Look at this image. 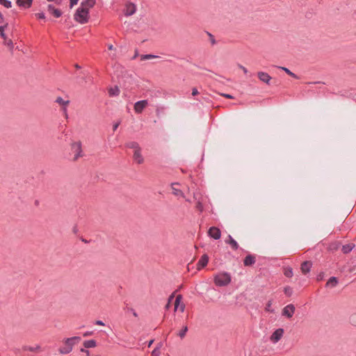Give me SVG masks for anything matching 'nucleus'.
I'll use <instances>...</instances> for the list:
<instances>
[{
    "label": "nucleus",
    "mask_w": 356,
    "mask_h": 356,
    "mask_svg": "<svg viewBox=\"0 0 356 356\" xmlns=\"http://www.w3.org/2000/svg\"><path fill=\"white\" fill-rule=\"evenodd\" d=\"M323 278V273H321L319 275H317V280L320 281L322 280Z\"/></svg>",
    "instance_id": "3c124183"
},
{
    "label": "nucleus",
    "mask_w": 356,
    "mask_h": 356,
    "mask_svg": "<svg viewBox=\"0 0 356 356\" xmlns=\"http://www.w3.org/2000/svg\"><path fill=\"white\" fill-rule=\"evenodd\" d=\"M47 1H54V2H55L56 3H57L58 5L60 4L61 2H62V0H47Z\"/></svg>",
    "instance_id": "6e6d98bb"
},
{
    "label": "nucleus",
    "mask_w": 356,
    "mask_h": 356,
    "mask_svg": "<svg viewBox=\"0 0 356 356\" xmlns=\"http://www.w3.org/2000/svg\"><path fill=\"white\" fill-rule=\"evenodd\" d=\"M79 0H70V8H72L74 6L77 4Z\"/></svg>",
    "instance_id": "79ce46f5"
},
{
    "label": "nucleus",
    "mask_w": 356,
    "mask_h": 356,
    "mask_svg": "<svg viewBox=\"0 0 356 356\" xmlns=\"http://www.w3.org/2000/svg\"><path fill=\"white\" fill-rule=\"evenodd\" d=\"M72 150L74 152V161L77 160L79 157L83 156L81 143L80 141L75 142L72 144Z\"/></svg>",
    "instance_id": "20e7f679"
},
{
    "label": "nucleus",
    "mask_w": 356,
    "mask_h": 356,
    "mask_svg": "<svg viewBox=\"0 0 356 356\" xmlns=\"http://www.w3.org/2000/svg\"><path fill=\"white\" fill-rule=\"evenodd\" d=\"M80 341V337H72L65 339L63 341L65 346L60 348L58 349V352L63 355L70 353L72 350L74 346L79 343Z\"/></svg>",
    "instance_id": "f257e3e1"
},
{
    "label": "nucleus",
    "mask_w": 356,
    "mask_h": 356,
    "mask_svg": "<svg viewBox=\"0 0 356 356\" xmlns=\"http://www.w3.org/2000/svg\"><path fill=\"white\" fill-rule=\"evenodd\" d=\"M355 245L353 243L346 244L342 246L341 250L344 254H348L352 251Z\"/></svg>",
    "instance_id": "412c9836"
},
{
    "label": "nucleus",
    "mask_w": 356,
    "mask_h": 356,
    "mask_svg": "<svg viewBox=\"0 0 356 356\" xmlns=\"http://www.w3.org/2000/svg\"><path fill=\"white\" fill-rule=\"evenodd\" d=\"M47 10L56 18L60 17L63 14L60 10L56 8L52 4L48 5Z\"/></svg>",
    "instance_id": "4468645a"
},
{
    "label": "nucleus",
    "mask_w": 356,
    "mask_h": 356,
    "mask_svg": "<svg viewBox=\"0 0 356 356\" xmlns=\"http://www.w3.org/2000/svg\"><path fill=\"white\" fill-rule=\"evenodd\" d=\"M238 67H239L240 69H241V70L243 71V72H244L245 74H247V73H248V70H247L244 66H243V65H238Z\"/></svg>",
    "instance_id": "49530a36"
},
{
    "label": "nucleus",
    "mask_w": 356,
    "mask_h": 356,
    "mask_svg": "<svg viewBox=\"0 0 356 356\" xmlns=\"http://www.w3.org/2000/svg\"><path fill=\"white\" fill-rule=\"evenodd\" d=\"M158 56L154 54H143L140 56L141 60H145L151 58H158Z\"/></svg>",
    "instance_id": "cd10ccee"
},
{
    "label": "nucleus",
    "mask_w": 356,
    "mask_h": 356,
    "mask_svg": "<svg viewBox=\"0 0 356 356\" xmlns=\"http://www.w3.org/2000/svg\"><path fill=\"white\" fill-rule=\"evenodd\" d=\"M125 145L128 148L134 149L135 151H137V149H141V148L139 146V144L135 141L129 142V143H126Z\"/></svg>",
    "instance_id": "b1692460"
},
{
    "label": "nucleus",
    "mask_w": 356,
    "mask_h": 356,
    "mask_svg": "<svg viewBox=\"0 0 356 356\" xmlns=\"http://www.w3.org/2000/svg\"><path fill=\"white\" fill-rule=\"evenodd\" d=\"M81 350V352H82V353H86L88 355H89V353H90V352H89V350H86V348H81V350Z\"/></svg>",
    "instance_id": "5fc2aeb1"
},
{
    "label": "nucleus",
    "mask_w": 356,
    "mask_h": 356,
    "mask_svg": "<svg viewBox=\"0 0 356 356\" xmlns=\"http://www.w3.org/2000/svg\"><path fill=\"white\" fill-rule=\"evenodd\" d=\"M272 304H273V300H270L268 301L266 305V307H265V310L266 312H268L270 313H274V309H272Z\"/></svg>",
    "instance_id": "c85d7f7f"
},
{
    "label": "nucleus",
    "mask_w": 356,
    "mask_h": 356,
    "mask_svg": "<svg viewBox=\"0 0 356 356\" xmlns=\"http://www.w3.org/2000/svg\"><path fill=\"white\" fill-rule=\"evenodd\" d=\"M95 324L98 325H104V323L102 321L98 320L95 321Z\"/></svg>",
    "instance_id": "864d4df0"
},
{
    "label": "nucleus",
    "mask_w": 356,
    "mask_h": 356,
    "mask_svg": "<svg viewBox=\"0 0 356 356\" xmlns=\"http://www.w3.org/2000/svg\"><path fill=\"white\" fill-rule=\"evenodd\" d=\"M74 19L81 24H86L89 19V11L83 8L79 7L74 13Z\"/></svg>",
    "instance_id": "7ed1b4c3"
},
{
    "label": "nucleus",
    "mask_w": 356,
    "mask_h": 356,
    "mask_svg": "<svg viewBox=\"0 0 356 356\" xmlns=\"http://www.w3.org/2000/svg\"><path fill=\"white\" fill-rule=\"evenodd\" d=\"M121 123V121L120 120H118L115 122L113 123V130L115 131V130H117V129L118 128L119 125Z\"/></svg>",
    "instance_id": "ea45409f"
},
{
    "label": "nucleus",
    "mask_w": 356,
    "mask_h": 356,
    "mask_svg": "<svg viewBox=\"0 0 356 356\" xmlns=\"http://www.w3.org/2000/svg\"><path fill=\"white\" fill-rule=\"evenodd\" d=\"M196 209L197 210H199L200 212L203 211L204 207H203V204H202V202L200 201H198L197 202V204H196Z\"/></svg>",
    "instance_id": "4c0bfd02"
},
{
    "label": "nucleus",
    "mask_w": 356,
    "mask_h": 356,
    "mask_svg": "<svg viewBox=\"0 0 356 356\" xmlns=\"http://www.w3.org/2000/svg\"><path fill=\"white\" fill-rule=\"evenodd\" d=\"M256 262V257L253 254H248L247 255L244 260H243V264L245 266H250L254 264Z\"/></svg>",
    "instance_id": "dca6fc26"
},
{
    "label": "nucleus",
    "mask_w": 356,
    "mask_h": 356,
    "mask_svg": "<svg viewBox=\"0 0 356 356\" xmlns=\"http://www.w3.org/2000/svg\"><path fill=\"white\" fill-rule=\"evenodd\" d=\"M351 323L356 324V316H352L350 318Z\"/></svg>",
    "instance_id": "8fccbe9b"
},
{
    "label": "nucleus",
    "mask_w": 356,
    "mask_h": 356,
    "mask_svg": "<svg viewBox=\"0 0 356 356\" xmlns=\"http://www.w3.org/2000/svg\"><path fill=\"white\" fill-rule=\"evenodd\" d=\"M280 69H281L282 70L284 71L287 74H289V76L295 78V79H298V76L294 74L293 72H292L289 69H288L287 67H278Z\"/></svg>",
    "instance_id": "393cba45"
},
{
    "label": "nucleus",
    "mask_w": 356,
    "mask_h": 356,
    "mask_svg": "<svg viewBox=\"0 0 356 356\" xmlns=\"http://www.w3.org/2000/svg\"><path fill=\"white\" fill-rule=\"evenodd\" d=\"M179 308L181 312H184L185 309V305L184 303H181V305H179Z\"/></svg>",
    "instance_id": "09e8293b"
},
{
    "label": "nucleus",
    "mask_w": 356,
    "mask_h": 356,
    "mask_svg": "<svg viewBox=\"0 0 356 356\" xmlns=\"http://www.w3.org/2000/svg\"><path fill=\"white\" fill-rule=\"evenodd\" d=\"M284 292L286 296L290 297L293 294V289L291 286H287L284 287Z\"/></svg>",
    "instance_id": "7c9ffc66"
},
{
    "label": "nucleus",
    "mask_w": 356,
    "mask_h": 356,
    "mask_svg": "<svg viewBox=\"0 0 356 356\" xmlns=\"http://www.w3.org/2000/svg\"><path fill=\"white\" fill-rule=\"evenodd\" d=\"M296 307L293 304L285 306L282 312V315L288 318H291L295 313Z\"/></svg>",
    "instance_id": "39448f33"
},
{
    "label": "nucleus",
    "mask_w": 356,
    "mask_h": 356,
    "mask_svg": "<svg viewBox=\"0 0 356 356\" xmlns=\"http://www.w3.org/2000/svg\"><path fill=\"white\" fill-rule=\"evenodd\" d=\"M153 342H154V339L150 340L147 344L148 347H150L152 345Z\"/></svg>",
    "instance_id": "bf43d9fd"
},
{
    "label": "nucleus",
    "mask_w": 356,
    "mask_h": 356,
    "mask_svg": "<svg viewBox=\"0 0 356 356\" xmlns=\"http://www.w3.org/2000/svg\"><path fill=\"white\" fill-rule=\"evenodd\" d=\"M8 26V24H5L4 25L0 26V34L1 33H4L5 29Z\"/></svg>",
    "instance_id": "37998d69"
},
{
    "label": "nucleus",
    "mask_w": 356,
    "mask_h": 356,
    "mask_svg": "<svg viewBox=\"0 0 356 356\" xmlns=\"http://www.w3.org/2000/svg\"><path fill=\"white\" fill-rule=\"evenodd\" d=\"M257 76L261 81L270 85V82L272 78L268 73L264 72H259L257 73Z\"/></svg>",
    "instance_id": "9d476101"
},
{
    "label": "nucleus",
    "mask_w": 356,
    "mask_h": 356,
    "mask_svg": "<svg viewBox=\"0 0 356 356\" xmlns=\"http://www.w3.org/2000/svg\"><path fill=\"white\" fill-rule=\"evenodd\" d=\"M231 275L227 272L220 273L214 277V283L218 286H227L231 282Z\"/></svg>",
    "instance_id": "f03ea898"
},
{
    "label": "nucleus",
    "mask_w": 356,
    "mask_h": 356,
    "mask_svg": "<svg viewBox=\"0 0 356 356\" xmlns=\"http://www.w3.org/2000/svg\"><path fill=\"white\" fill-rule=\"evenodd\" d=\"M35 203L36 205H38L39 202H38V200H36Z\"/></svg>",
    "instance_id": "338daca9"
},
{
    "label": "nucleus",
    "mask_w": 356,
    "mask_h": 356,
    "mask_svg": "<svg viewBox=\"0 0 356 356\" xmlns=\"http://www.w3.org/2000/svg\"><path fill=\"white\" fill-rule=\"evenodd\" d=\"M284 275L287 277H291L293 275V269L291 267L284 268Z\"/></svg>",
    "instance_id": "a878e982"
},
{
    "label": "nucleus",
    "mask_w": 356,
    "mask_h": 356,
    "mask_svg": "<svg viewBox=\"0 0 356 356\" xmlns=\"http://www.w3.org/2000/svg\"><path fill=\"white\" fill-rule=\"evenodd\" d=\"M338 284V279L336 277H331L326 283L327 287L333 288Z\"/></svg>",
    "instance_id": "aec40b11"
},
{
    "label": "nucleus",
    "mask_w": 356,
    "mask_h": 356,
    "mask_svg": "<svg viewBox=\"0 0 356 356\" xmlns=\"http://www.w3.org/2000/svg\"><path fill=\"white\" fill-rule=\"evenodd\" d=\"M4 22V17L1 12H0V24H3Z\"/></svg>",
    "instance_id": "603ef678"
},
{
    "label": "nucleus",
    "mask_w": 356,
    "mask_h": 356,
    "mask_svg": "<svg viewBox=\"0 0 356 356\" xmlns=\"http://www.w3.org/2000/svg\"><path fill=\"white\" fill-rule=\"evenodd\" d=\"M175 184H172V193L175 195H181V196H184V193L183 192L179 190V189H177L173 187V186L175 185Z\"/></svg>",
    "instance_id": "473e14b6"
},
{
    "label": "nucleus",
    "mask_w": 356,
    "mask_h": 356,
    "mask_svg": "<svg viewBox=\"0 0 356 356\" xmlns=\"http://www.w3.org/2000/svg\"><path fill=\"white\" fill-rule=\"evenodd\" d=\"M188 331V327L187 326H185L179 332L178 335L181 337V338H183L185 337L186 332Z\"/></svg>",
    "instance_id": "72a5a7b5"
},
{
    "label": "nucleus",
    "mask_w": 356,
    "mask_h": 356,
    "mask_svg": "<svg viewBox=\"0 0 356 356\" xmlns=\"http://www.w3.org/2000/svg\"><path fill=\"white\" fill-rule=\"evenodd\" d=\"M198 94V90L196 88L192 89V95L195 96Z\"/></svg>",
    "instance_id": "de8ad7c7"
},
{
    "label": "nucleus",
    "mask_w": 356,
    "mask_h": 356,
    "mask_svg": "<svg viewBox=\"0 0 356 356\" xmlns=\"http://www.w3.org/2000/svg\"><path fill=\"white\" fill-rule=\"evenodd\" d=\"M312 267V261H305L301 264L300 270L303 274L306 275L310 272Z\"/></svg>",
    "instance_id": "ddd939ff"
},
{
    "label": "nucleus",
    "mask_w": 356,
    "mask_h": 356,
    "mask_svg": "<svg viewBox=\"0 0 356 356\" xmlns=\"http://www.w3.org/2000/svg\"><path fill=\"white\" fill-rule=\"evenodd\" d=\"M318 82H310L309 83V84H316V83H318Z\"/></svg>",
    "instance_id": "69168bd1"
},
{
    "label": "nucleus",
    "mask_w": 356,
    "mask_h": 356,
    "mask_svg": "<svg viewBox=\"0 0 356 356\" xmlns=\"http://www.w3.org/2000/svg\"><path fill=\"white\" fill-rule=\"evenodd\" d=\"M182 298V296L181 295H178L177 297H176V299H175V310L176 311L178 308H179V303H180V301Z\"/></svg>",
    "instance_id": "2f4dec72"
},
{
    "label": "nucleus",
    "mask_w": 356,
    "mask_h": 356,
    "mask_svg": "<svg viewBox=\"0 0 356 356\" xmlns=\"http://www.w3.org/2000/svg\"><path fill=\"white\" fill-rule=\"evenodd\" d=\"M92 334H93L92 331H86V332L83 333V336L86 337L90 336Z\"/></svg>",
    "instance_id": "c03bdc74"
},
{
    "label": "nucleus",
    "mask_w": 356,
    "mask_h": 356,
    "mask_svg": "<svg viewBox=\"0 0 356 356\" xmlns=\"http://www.w3.org/2000/svg\"><path fill=\"white\" fill-rule=\"evenodd\" d=\"M138 56V53L136 52V54H134V56H133L132 59H135L136 57Z\"/></svg>",
    "instance_id": "0e129e2a"
},
{
    "label": "nucleus",
    "mask_w": 356,
    "mask_h": 356,
    "mask_svg": "<svg viewBox=\"0 0 356 356\" xmlns=\"http://www.w3.org/2000/svg\"><path fill=\"white\" fill-rule=\"evenodd\" d=\"M222 96L227 98V99H234V97L229 94H225V93H222L221 94Z\"/></svg>",
    "instance_id": "a18cd8bd"
},
{
    "label": "nucleus",
    "mask_w": 356,
    "mask_h": 356,
    "mask_svg": "<svg viewBox=\"0 0 356 356\" xmlns=\"http://www.w3.org/2000/svg\"><path fill=\"white\" fill-rule=\"evenodd\" d=\"M227 244L230 245L231 248L234 250H236L239 248V245L236 240H234L231 235H228L227 239L225 240Z\"/></svg>",
    "instance_id": "f3484780"
},
{
    "label": "nucleus",
    "mask_w": 356,
    "mask_h": 356,
    "mask_svg": "<svg viewBox=\"0 0 356 356\" xmlns=\"http://www.w3.org/2000/svg\"><path fill=\"white\" fill-rule=\"evenodd\" d=\"M5 44L7 45L10 49L13 48V42L11 40H6Z\"/></svg>",
    "instance_id": "58836bf2"
},
{
    "label": "nucleus",
    "mask_w": 356,
    "mask_h": 356,
    "mask_svg": "<svg viewBox=\"0 0 356 356\" xmlns=\"http://www.w3.org/2000/svg\"><path fill=\"white\" fill-rule=\"evenodd\" d=\"M55 102L59 104L60 105H61L63 106V108H62L63 111L65 113V116L67 117V106L70 104V101L64 100L61 97H58L56 99Z\"/></svg>",
    "instance_id": "f8f14e48"
},
{
    "label": "nucleus",
    "mask_w": 356,
    "mask_h": 356,
    "mask_svg": "<svg viewBox=\"0 0 356 356\" xmlns=\"http://www.w3.org/2000/svg\"><path fill=\"white\" fill-rule=\"evenodd\" d=\"M130 309V311L132 312V314H133V315H134V316H136V317H137V316H138V314H137L136 312L134 309L131 308V309Z\"/></svg>",
    "instance_id": "4d7b16f0"
},
{
    "label": "nucleus",
    "mask_w": 356,
    "mask_h": 356,
    "mask_svg": "<svg viewBox=\"0 0 356 356\" xmlns=\"http://www.w3.org/2000/svg\"><path fill=\"white\" fill-rule=\"evenodd\" d=\"M108 48L109 50H113V44H109L108 46Z\"/></svg>",
    "instance_id": "052dcab7"
},
{
    "label": "nucleus",
    "mask_w": 356,
    "mask_h": 356,
    "mask_svg": "<svg viewBox=\"0 0 356 356\" xmlns=\"http://www.w3.org/2000/svg\"><path fill=\"white\" fill-rule=\"evenodd\" d=\"M162 345H163V344H162V343L161 342V343H159L156 345V347H159V350H160V349H161V348L162 347Z\"/></svg>",
    "instance_id": "680f3d73"
},
{
    "label": "nucleus",
    "mask_w": 356,
    "mask_h": 356,
    "mask_svg": "<svg viewBox=\"0 0 356 356\" xmlns=\"http://www.w3.org/2000/svg\"><path fill=\"white\" fill-rule=\"evenodd\" d=\"M0 35H1V38H3L5 40H7V37H6V35L5 34V33H1Z\"/></svg>",
    "instance_id": "13d9d810"
},
{
    "label": "nucleus",
    "mask_w": 356,
    "mask_h": 356,
    "mask_svg": "<svg viewBox=\"0 0 356 356\" xmlns=\"http://www.w3.org/2000/svg\"><path fill=\"white\" fill-rule=\"evenodd\" d=\"M35 15L38 18L44 19H45V15L43 12L36 13Z\"/></svg>",
    "instance_id": "a19ab883"
},
{
    "label": "nucleus",
    "mask_w": 356,
    "mask_h": 356,
    "mask_svg": "<svg viewBox=\"0 0 356 356\" xmlns=\"http://www.w3.org/2000/svg\"><path fill=\"white\" fill-rule=\"evenodd\" d=\"M0 4L6 8H10L12 7V3L9 0H0Z\"/></svg>",
    "instance_id": "c756f323"
},
{
    "label": "nucleus",
    "mask_w": 356,
    "mask_h": 356,
    "mask_svg": "<svg viewBox=\"0 0 356 356\" xmlns=\"http://www.w3.org/2000/svg\"><path fill=\"white\" fill-rule=\"evenodd\" d=\"M133 158L136 162L138 164H141L144 161V159L141 154V149H137V151H134Z\"/></svg>",
    "instance_id": "6ab92c4d"
},
{
    "label": "nucleus",
    "mask_w": 356,
    "mask_h": 356,
    "mask_svg": "<svg viewBox=\"0 0 356 356\" xmlns=\"http://www.w3.org/2000/svg\"><path fill=\"white\" fill-rule=\"evenodd\" d=\"M147 105L148 101L146 99L138 101L134 104V111L136 113H141Z\"/></svg>",
    "instance_id": "0eeeda50"
},
{
    "label": "nucleus",
    "mask_w": 356,
    "mask_h": 356,
    "mask_svg": "<svg viewBox=\"0 0 356 356\" xmlns=\"http://www.w3.org/2000/svg\"><path fill=\"white\" fill-rule=\"evenodd\" d=\"M152 356H160V350L159 347H155V348L152 352Z\"/></svg>",
    "instance_id": "e433bc0d"
},
{
    "label": "nucleus",
    "mask_w": 356,
    "mask_h": 356,
    "mask_svg": "<svg viewBox=\"0 0 356 356\" xmlns=\"http://www.w3.org/2000/svg\"><path fill=\"white\" fill-rule=\"evenodd\" d=\"M120 94V89L118 86H114L108 90V95L111 97L118 96Z\"/></svg>",
    "instance_id": "5701e85b"
},
{
    "label": "nucleus",
    "mask_w": 356,
    "mask_h": 356,
    "mask_svg": "<svg viewBox=\"0 0 356 356\" xmlns=\"http://www.w3.org/2000/svg\"><path fill=\"white\" fill-rule=\"evenodd\" d=\"M33 0H16V3L18 6L29 8L32 5Z\"/></svg>",
    "instance_id": "a211bd4d"
},
{
    "label": "nucleus",
    "mask_w": 356,
    "mask_h": 356,
    "mask_svg": "<svg viewBox=\"0 0 356 356\" xmlns=\"http://www.w3.org/2000/svg\"><path fill=\"white\" fill-rule=\"evenodd\" d=\"M97 346V342L94 339L87 340L83 342V346L86 348H94Z\"/></svg>",
    "instance_id": "4be33fe9"
},
{
    "label": "nucleus",
    "mask_w": 356,
    "mask_h": 356,
    "mask_svg": "<svg viewBox=\"0 0 356 356\" xmlns=\"http://www.w3.org/2000/svg\"><path fill=\"white\" fill-rule=\"evenodd\" d=\"M208 261H209L208 255L206 254H203L197 264V269L198 270H200L202 268H203L204 267H205L207 265Z\"/></svg>",
    "instance_id": "9b49d317"
},
{
    "label": "nucleus",
    "mask_w": 356,
    "mask_h": 356,
    "mask_svg": "<svg viewBox=\"0 0 356 356\" xmlns=\"http://www.w3.org/2000/svg\"><path fill=\"white\" fill-rule=\"evenodd\" d=\"M174 297H175L174 293H172V294L169 296V298H168V302H167V304H166V305H165V307L166 309H169V307H170L171 302H172V300L174 299Z\"/></svg>",
    "instance_id": "f704fd0d"
},
{
    "label": "nucleus",
    "mask_w": 356,
    "mask_h": 356,
    "mask_svg": "<svg viewBox=\"0 0 356 356\" xmlns=\"http://www.w3.org/2000/svg\"><path fill=\"white\" fill-rule=\"evenodd\" d=\"M284 329H282V328H278V329L275 330L270 336V341L273 343H276L281 339V338L282 337V336L284 334Z\"/></svg>",
    "instance_id": "423d86ee"
},
{
    "label": "nucleus",
    "mask_w": 356,
    "mask_h": 356,
    "mask_svg": "<svg viewBox=\"0 0 356 356\" xmlns=\"http://www.w3.org/2000/svg\"><path fill=\"white\" fill-rule=\"evenodd\" d=\"M96 3V0H83L81 3L80 7L88 10L92 8Z\"/></svg>",
    "instance_id": "2eb2a0df"
},
{
    "label": "nucleus",
    "mask_w": 356,
    "mask_h": 356,
    "mask_svg": "<svg viewBox=\"0 0 356 356\" xmlns=\"http://www.w3.org/2000/svg\"><path fill=\"white\" fill-rule=\"evenodd\" d=\"M208 234L211 238H213L215 240H218L221 236V232L218 227H211L208 231Z\"/></svg>",
    "instance_id": "1a4fd4ad"
},
{
    "label": "nucleus",
    "mask_w": 356,
    "mask_h": 356,
    "mask_svg": "<svg viewBox=\"0 0 356 356\" xmlns=\"http://www.w3.org/2000/svg\"><path fill=\"white\" fill-rule=\"evenodd\" d=\"M136 11V6L134 3L129 2L125 4L124 13L126 16L133 15Z\"/></svg>",
    "instance_id": "6e6552de"
},
{
    "label": "nucleus",
    "mask_w": 356,
    "mask_h": 356,
    "mask_svg": "<svg viewBox=\"0 0 356 356\" xmlns=\"http://www.w3.org/2000/svg\"><path fill=\"white\" fill-rule=\"evenodd\" d=\"M207 35H209V40H210V42H211V44L212 45L216 44V40L214 36L211 33H210L209 32H207Z\"/></svg>",
    "instance_id": "c9c22d12"
},
{
    "label": "nucleus",
    "mask_w": 356,
    "mask_h": 356,
    "mask_svg": "<svg viewBox=\"0 0 356 356\" xmlns=\"http://www.w3.org/2000/svg\"><path fill=\"white\" fill-rule=\"evenodd\" d=\"M74 67L76 68V69H80L81 68V66L79 65L78 64H75Z\"/></svg>",
    "instance_id": "e2e57ef3"
},
{
    "label": "nucleus",
    "mask_w": 356,
    "mask_h": 356,
    "mask_svg": "<svg viewBox=\"0 0 356 356\" xmlns=\"http://www.w3.org/2000/svg\"><path fill=\"white\" fill-rule=\"evenodd\" d=\"M40 349V346H36L35 347L29 346H24L23 347V350H29V351H31V352H35V351H38Z\"/></svg>",
    "instance_id": "bb28decb"
}]
</instances>
